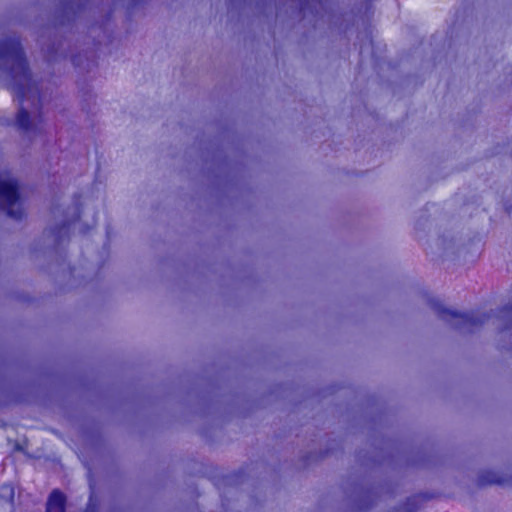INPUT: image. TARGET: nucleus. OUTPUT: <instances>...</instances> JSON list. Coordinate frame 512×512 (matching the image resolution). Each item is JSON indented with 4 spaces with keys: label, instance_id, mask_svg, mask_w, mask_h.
Instances as JSON below:
<instances>
[{
    "label": "nucleus",
    "instance_id": "2",
    "mask_svg": "<svg viewBox=\"0 0 512 512\" xmlns=\"http://www.w3.org/2000/svg\"><path fill=\"white\" fill-rule=\"evenodd\" d=\"M436 312L442 320L450 323L454 328L468 332L479 329L492 316L490 313H482L479 316H475L473 313H461L442 306H437Z\"/></svg>",
    "mask_w": 512,
    "mask_h": 512
},
{
    "label": "nucleus",
    "instance_id": "10",
    "mask_svg": "<svg viewBox=\"0 0 512 512\" xmlns=\"http://www.w3.org/2000/svg\"><path fill=\"white\" fill-rule=\"evenodd\" d=\"M501 317L508 322V325H512V302L503 306L501 309Z\"/></svg>",
    "mask_w": 512,
    "mask_h": 512
},
{
    "label": "nucleus",
    "instance_id": "11",
    "mask_svg": "<svg viewBox=\"0 0 512 512\" xmlns=\"http://www.w3.org/2000/svg\"><path fill=\"white\" fill-rule=\"evenodd\" d=\"M300 3V9L304 10L313 3L320 2V0H298Z\"/></svg>",
    "mask_w": 512,
    "mask_h": 512
},
{
    "label": "nucleus",
    "instance_id": "13",
    "mask_svg": "<svg viewBox=\"0 0 512 512\" xmlns=\"http://www.w3.org/2000/svg\"><path fill=\"white\" fill-rule=\"evenodd\" d=\"M120 0H115L114 5H116Z\"/></svg>",
    "mask_w": 512,
    "mask_h": 512
},
{
    "label": "nucleus",
    "instance_id": "12",
    "mask_svg": "<svg viewBox=\"0 0 512 512\" xmlns=\"http://www.w3.org/2000/svg\"><path fill=\"white\" fill-rule=\"evenodd\" d=\"M143 0H130L128 10H131L142 3Z\"/></svg>",
    "mask_w": 512,
    "mask_h": 512
},
{
    "label": "nucleus",
    "instance_id": "9",
    "mask_svg": "<svg viewBox=\"0 0 512 512\" xmlns=\"http://www.w3.org/2000/svg\"><path fill=\"white\" fill-rule=\"evenodd\" d=\"M61 10L63 14H68L71 12L73 16H76L82 10V5L79 4L74 8L71 2L65 1L62 3Z\"/></svg>",
    "mask_w": 512,
    "mask_h": 512
},
{
    "label": "nucleus",
    "instance_id": "7",
    "mask_svg": "<svg viewBox=\"0 0 512 512\" xmlns=\"http://www.w3.org/2000/svg\"><path fill=\"white\" fill-rule=\"evenodd\" d=\"M377 492L373 488L361 487L358 491L357 507L368 509L372 507L377 499Z\"/></svg>",
    "mask_w": 512,
    "mask_h": 512
},
{
    "label": "nucleus",
    "instance_id": "1",
    "mask_svg": "<svg viewBox=\"0 0 512 512\" xmlns=\"http://www.w3.org/2000/svg\"><path fill=\"white\" fill-rule=\"evenodd\" d=\"M2 65H7V88L20 105L15 119L16 125L21 131L29 132L32 123L29 112L23 105L28 101L32 109L40 112L42 95L39 83L33 80L20 38L6 37L0 40V68Z\"/></svg>",
    "mask_w": 512,
    "mask_h": 512
},
{
    "label": "nucleus",
    "instance_id": "6",
    "mask_svg": "<svg viewBox=\"0 0 512 512\" xmlns=\"http://www.w3.org/2000/svg\"><path fill=\"white\" fill-rule=\"evenodd\" d=\"M46 512H66V496L59 489H54L49 495Z\"/></svg>",
    "mask_w": 512,
    "mask_h": 512
},
{
    "label": "nucleus",
    "instance_id": "4",
    "mask_svg": "<svg viewBox=\"0 0 512 512\" xmlns=\"http://www.w3.org/2000/svg\"><path fill=\"white\" fill-rule=\"evenodd\" d=\"M81 217V208L77 206L73 219L65 220L51 229V235L55 238V242L60 243L63 238L68 237L72 224L79 221Z\"/></svg>",
    "mask_w": 512,
    "mask_h": 512
},
{
    "label": "nucleus",
    "instance_id": "3",
    "mask_svg": "<svg viewBox=\"0 0 512 512\" xmlns=\"http://www.w3.org/2000/svg\"><path fill=\"white\" fill-rule=\"evenodd\" d=\"M0 210L15 220L23 218L19 186L15 180L0 179Z\"/></svg>",
    "mask_w": 512,
    "mask_h": 512
},
{
    "label": "nucleus",
    "instance_id": "5",
    "mask_svg": "<svg viewBox=\"0 0 512 512\" xmlns=\"http://www.w3.org/2000/svg\"><path fill=\"white\" fill-rule=\"evenodd\" d=\"M512 484V476L507 479L505 477L497 475L492 470H483L479 473L477 478V485L479 487H484L487 485H505V484Z\"/></svg>",
    "mask_w": 512,
    "mask_h": 512
},
{
    "label": "nucleus",
    "instance_id": "8",
    "mask_svg": "<svg viewBox=\"0 0 512 512\" xmlns=\"http://www.w3.org/2000/svg\"><path fill=\"white\" fill-rule=\"evenodd\" d=\"M430 498H432V495H429L427 493H418V494H414V495L408 497L404 503L403 512H416L418 502L420 500L426 501V500H429Z\"/></svg>",
    "mask_w": 512,
    "mask_h": 512
}]
</instances>
